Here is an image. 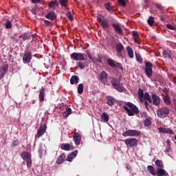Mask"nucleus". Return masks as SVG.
Listing matches in <instances>:
<instances>
[{"label":"nucleus","mask_w":176,"mask_h":176,"mask_svg":"<svg viewBox=\"0 0 176 176\" xmlns=\"http://www.w3.org/2000/svg\"><path fill=\"white\" fill-rule=\"evenodd\" d=\"M88 57H89V58H91V54H88Z\"/></svg>","instance_id":"obj_63"},{"label":"nucleus","mask_w":176,"mask_h":176,"mask_svg":"<svg viewBox=\"0 0 176 176\" xmlns=\"http://www.w3.org/2000/svg\"><path fill=\"white\" fill-rule=\"evenodd\" d=\"M111 85L113 87L116 86L117 85H119V83H120V79H118V78H113V80H111Z\"/></svg>","instance_id":"obj_38"},{"label":"nucleus","mask_w":176,"mask_h":176,"mask_svg":"<svg viewBox=\"0 0 176 176\" xmlns=\"http://www.w3.org/2000/svg\"><path fill=\"white\" fill-rule=\"evenodd\" d=\"M32 60V52L28 50H25L23 56V64H30Z\"/></svg>","instance_id":"obj_7"},{"label":"nucleus","mask_w":176,"mask_h":176,"mask_svg":"<svg viewBox=\"0 0 176 176\" xmlns=\"http://www.w3.org/2000/svg\"><path fill=\"white\" fill-rule=\"evenodd\" d=\"M101 120L107 123V122L109 121V115L107 114V112H103L100 116Z\"/></svg>","instance_id":"obj_28"},{"label":"nucleus","mask_w":176,"mask_h":176,"mask_svg":"<svg viewBox=\"0 0 176 176\" xmlns=\"http://www.w3.org/2000/svg\"><path fill=\"white\" fill-rule=\"evenodd\" d=\"M155 163L157 167L156 168H164V164L163 163V161L157 160Z\"/></svg>","instance_id":"obj_30"},{"label":"nucleus","mask_w":176,"mask_h":176,"mask_svg":"<svg viewBox=\"0 0 176 176\" xmlns=\"http://www.w3.org/2000/svg\"><path fill=\"white\" fill-rule=\"evenodd\" d=\"M164 102L166 105H170L171 104V101L170 100V98H168V96H164Z\"/></svg>","instance_id":"obj_42"},{"label":"nucleus","mask_w":176,"mask_h":176,"mask_svg":"<svg viewBox=\"0 0 176 176\" xmlns=\"http://www.w3.org/2000/svg\"><path fill=\"white\" fill-rule=\"evenodd\" d=\"M113 89L119 91V93H123V91H124V87H123V83L121 82L114 85Z\"/></svg>","instance_id":"obj_24"},{"label":"nucleus","mask_w":176,"mask_h":176,"mask_svg":"<svg viewBox=\"0 0 176 176\" xmlns=\"http://www.w3.org/2000/svg\"><path fill=\"white\" fill-rule=\"evenodd\" d=\"M126 52H128V55L130 58H133L134 57V52H133V48L130 47H126Z\"/></svg>","instance_id":"obj_33"},{"label":"nucleus","mask_w":176,"mask_h":176,"mask_svg":"<svg viewBox=\"0 0 176 176\" xmlns=\"http://www.w3.org/2000/svg\"><path fill=\"white\" fill-rule=\"evenodd\" d=\"M19 144V140H16L12 142V146H17Z\"/></svg>","instance_id":"obj_54"},{"label":"nucleus","mask_w":176,"mask_h":176,"mask_svg":"<svg viewBox=\"0 0 176 176\" xmlns=\"http://www.w3.org/2000/svg\"><path fill=\"white\" fill-rule=\"evenodd\" d=\"M158 130L160 133H164V134H172V135H174V131L172 129L164 128V127H160L158 128Z\"/></svg>","instance_id":"obj_17"},{"label":"nucleus","mask_w":176,"mask_h":176,"mask_svg":"<svg viewBox=\"0 0 176 176\" xmlns=\"http://www.w3.org/2000/svg\"><path fill=\"white\" fill-rule=\"evenodd\" d=\"M60 149L62 151H74L75 149V147L74 146H72L69 143H63L60 145Z\"/></svg>","instance_id":"obj_15"},{"label":"nucleus","mask_w":176,"mask_h":176,"mask_svg":"<svg viewBox=\"0 0 176 176\" xmlns=\"http://www.w3.org/2000/svg\"><path fill=\"white\" fill-rule=\"evenodd\" d=\"M155 5L160 11L163 10V6L160 3H155Z\"/></svg>","instance_id":"obj_53"},{"label":"nucleus","mask_w":176,"mask_h":176,"mask_svg":"<svg viewBox=\"0 0 176 176\" xmlns=\"http://www.w3.org/2000/svg\"><path fill=\"white\" fill-rule=\"evenodd\" d=\"M165 152H166V153H168V152H170V148L168 147V148L166 149Z\"/></svg>","instance_id":"obj_62"},{"label":"nucleus","mask_w":176,"mask_h":176,"mask_svg":"<svg viewBox=\"0 0 176 176\" xmlns=\"http://www.w3.org/2000/svg\"><path fill=\"white\" fill-rule=\"evenodd\" d=\"M8 69H9V65L8 64H4L0 67V80L5 76Z\"/></svg>","instance_id":"obj_12"},{"label":"nucleus","mask_w":176,"mask_h":176,"mask_svg":"<svg viewBox=\"0 0 176 176\" xmlns=\"http://www.w3.org/2000/svg\"><path fill=\"white\" fill-rule=\"evenodd\" d=\"M44 24L46 25V27H52L53 24L50 21L44 20Z\"/></svg>","instance_id":"obj_47"},{"label":"nucleus","mask_w":176,"mask_h":176,"mask_svg":"<svg viewBox=\"0 0 176 176\" xmlns=\"http://www.w3.org/2000/svg\"><path fill=\"white\" fill-rule=\"evenodd\" d=\"M116 49L118 52V54L120 56H122V52L124 50V47L123 46V44H122L121 43H118L116 45Z\"/></svg>","instance_id":"obj_21"},{"label":"nucleus","mask_w":176,"mask_h":176,"mask_svg":"<svg viewBox=\"0 0 176 176\" xmlns=\"http://www.w3.org/2000/svg\"><path fill=\"white\" fill-rule=\"evenodd\" d=\"M71 113H72V110L71 109V108L67 107L66 109V111H64V113H63V116L68 118V116H69V115H71Z\"/></svg>","instance_id":"obj_34"},{"label":"nucleus","mask_w":176,"mask_h":176,"mask_svg":"<svg viewBox=\"0 0 176 176\" xmlns=\"http://www.w3.org/2000/svg\"><path fill=\"white\" fill-rule=\"evenodd\" d=\"M86 64H87L86 61H83V62L79 61L78 63V65L80 69H85V68H86Z\"/></svg>","instance_id":"obj_36"},{"label":"nucleus","mask_w":176,"mask_h":176,"mask_svg":"<svg viewBox=\"0 0 176 176\" xmlns=\"http://www.w3.org/2000/svg\"><path fill=\"white\" fill-rule=\"evenodd\" d=\"M144 105L146 111H149V103H148V101L145 100L144 102Z\"/></svg>","instance_id":"obj_52"},{"label":"nucleus","mask_w":176,"mask_h":176,"mask_svg":"<svg viewBox=\"0 0 176 176\" xmlns=\"http://www.w3.org/2000/svg\"><path fill=\"white\" fill-rule=\"evenodd\" d=\"M166 27L167 28H168V30H175V28L173 26H172L170 24H167Z\"/></svg>","instance_id":"obj_55"},{"label":"nucleus","mask_w":176,"mask_h":176,"mask_svg":"<svg viewBox=\"0 0 176 176\" xmlns=\"http://www.w3.org/2000/svg\"><path fill=\"white\" fill-rule=\"evenodd\" d=\"M76 156H78V150L72 152L69 155H67L65 153L60 154L56 159V163L58 165L63 164L64 162H72L75 159Z\"/></svg>","instance_id":"obj_1"},{"label":"nucleus","mask_w":176,"mask_h":176,"mask_svg":"<svg viewBox=\"0 0 176 176\" xmlns=\"http://www.w3.org/2000/svg\"><path fill=\"white\" fill-rule=\"evenodd\" d=\"M19 38H23V41H27L31 38V36L27 33H25L24 34H21Z\"/></svg>","instance_id":"obj_40"},{"label":"nucleus","mask_w":176,"mask_h":176,"mask_svg":"<svg viewBox=\"0 0 176 176\" xmlns=\"http://www.w3.org/2000/svg\"><path fill=\"white\" fill-rule=\"evenodd\" d=\"M58 2L62 8H67L68 6V0H58Z\"/></svg>","instance_id":"obj_35"},{"label":"nucleus","mask_w":176,"mask_h":176,"mask_svg":"<svg viewBox=\"0 0 176 176\" xmlns=\"http://www.w3.org/2000/svg\"><path fill=\"white\" fill-rule=\"evenodd\" d=\"M126 168H127V170H131V166L130 165H129V164H126Z\"/></svg>","instance_id":"obj_60"},{"label":"nucleus","mask_w":176,"mask_h":176,"mask_svg":"<svg viewBox=\"0 0 176 176\" xmlns=\"http://www.w3.org/2000/svg\"><path fill=\"white\" fill-rule=\"evenodd\" d=\"M147 170L151 175L156 176V168L152 165H148L147 166Z\"/></svg>","instance_id":"obj_26"},{"label":"nucleus","mask_w":176,"mask_h":176,"mask_svg":"<svg viewBox=\"0 0 176 176\" xmlns=\"http://www.w3.org/2000/svg\"><path fill=\"white\" fill-rule=\"evenodd\" d=\"M47 129V125L46 124H43L42 125L40 126L37 133L35 135L34 138V142H36V140L41 138L42 135L46 133V130Z\"/></svg>","instance_id":"obj_6"},{"label":"nucleus","mask_w":176,"mask_h":176,"mask_svg":"<svg viewBox=\"0 0 176 176\" xmlns=\"http://www.w3.org/2000/svg\"><path fill=\"white\" fill-rule=\"evenodd\" d=\"M78 94H82V93H83V84H79L78 85Z\"/></svg>","instance_id":"obj_43"},{"label":"nucleus","mask_w":176,"mask_h":176,"mask_svg":"<svg viewBox=\"0 0 176 176\" xmlns=\"http://www.w3.org/2000/svg\"><path fill=\"white\" fill-rule=\"evenodd\" d=\"M141 132L137 130L129 129L122 133L123 137H140Z\"/></svg>","instance_id":"obj_8"},{"label":"nucleus","mask_w":176,"mask_h":176,"mask_svg":"<svg viewBox=\"0 0 176 176\" xmlns=\"http://www.w3.org/2000/svg\"><path fill=\"white\" fill-rule=\"evenodd\" d=\"M100 59L98 60V62L99 63H102V60H101V58H99Z\"/></svg>","instance_id":"obj_64"},{"label":"nucleus","mask_w":176,"mask_h":176,"mask_svg":"<svg viewBox=\"0 0 176 176\" xmlns=\"http://www.w3.org/2000/svg\"><path fill=\"white\" fill-rule=\"evenodd\" d=\"M156 175L168 176V173L164 170V168H156Z\"/></svg>","instance_id":"obj_16"},{"label":"nucleus","mask_w":176,"mask_h":176,"mask_svg":"<svg viewBox=\"0 0 176 176\" xmlns=\"http://www.w3.org/2000/svg\"><path fill=\"white\" fill-rule=\"evenodd\" d=\"M13 27V25L12 24V21H6V28L7 30H10Z\"/></svg>","instance_id":"obj_41"},{"label":"nucleus","mask_w":176,"mask_h":176,"mask_svg":"<svg viewBox=\"0 0 176 176\" xmlns=\"http://www.w3.org/2000/svg\"><path fill=\"white\" fill-rule=\"evenodd\" d=\"M127 107L124 106V111H126L128 116H134L135 113H140V109H138V107H137V106H135V104L128 102L126 103ZM130 108V109H129Z\"/></svg>","instance_id":"obj_2"},{"label":"nucleus","mask_w":176,"mask_h":176,"mask_svg":"<svg viewBox=\"0 0 176 176\" xmlns=\"http://www.w3.org/2000/svg\"><path fill=\"white\" fill-rule=\"evenodd\" d=\"M125 144L129 148H134L138 144V140L134 138H129L125 140Z\"/></svg>","instance_id":"obj_11"},{"label":"nucleus","mask_w":176,"mask_h":176,"mask_svg":"<svg viewBox=\"0 0 176 176\" xmlns=\"http://www.w3.org/2000/svg\"><path fill=\"white\" fill-rule=\"evenodd\" d=\"M70 57L75 61H83V60H85V54L73 52L70 54Z\"/></svg>","instance_id":"obj_9"},{"label":"nucleus","mask_w":176,"mask_h":176,"mask_svg":"<svg viewBox=\"0 0 176 176\" xmlns=\"http://www.w3.org/2000/svg\"><path fill=\"white\" fill-rule=\"evenodd\" d=\"M45 18L53 21V20H56V19H57V15L54 11H51L45 15Z\"/></svg>","instance_id":"obj_18"},{"label":"nucleus","mask_w":176,"mask_h":176,"mask_svg":"<svg viewBox=\"0 0 176 176\" xmlns=\"http://www.w3.org/2000/svg\"><path fill=\"white\" fill-rule=\"evenodd\" d=\"M73 140L76 145H80V141H82V135L79 133L76 132L74 134Z\"/></svg>","instance_id":"obj_14"},{"label":"nucleus","mask_w":176,"mask_h":176,"mask_svg":"<svg viewBox=\"0 0 176 176\" xmlns=\"http://www.w3.org/2000/svg\"><path fill=\"white\" fill-rule=\"evenodd\" d=\"M170 115V109L167 107H160L157 110V116L160 119H164Z\"/></svg>","instance_id":"obj_3"},{"label":"nucleus","mask_w":176,"mask_h":176,"mask_svg":"<svg viewBox=\"0 0 176 176\" xmlns=\"http://www.w3.org/2000/svg\"><path fill=\"white\" fill-rule=\"evenodd\" d=\"M132 36H133L135 43L140 44V35L138 34V32L133 31Z\"/></svg>","instance_id":"obj_27"},{"label":"nucleus","mask_w":176,"mask_h":176,"mask_svg":"<svg viewBox=\"0 0 176 176\" xmlns=\"http://www.w3.org/2000/svg\"><path fill=\"white\" fill-rule=\"evenodd\" d=\"M38 152L39 153L40 157H42V155H43V150L42 149L41 146L38 148Z\"/></svg>","instance_id":"obj_51"},{"label":"nucleus","mask_w":176,"mask_h":176,"mask_svg":"<svg viewBox=\"0 0 176 176\" xmlns=\"http://www.w3.org/2000/svg\"><path fill=\"white\" fill-rule=\"evenodd\" d=\"M100 24L103 28H109V24H108L107 19H104Z\"/></svg>","instance_id":"obj_37"},{"label":"nucleus","mask_w":176,"mask_h":176,"mask_svg":"<svg viewBox=\"0 0 176 176\" xmlns=\"http://www.w3.org/2000/svg\"><path fill=\"white\" fill-rule=\"evenodd\" d=\"M97 20H98V23H100V24L102 23V21H104V20H102L101 19V17H100V16L97 17Z\"/></svg>","instance_id":"obj_58"},{"label":"nucleus","mask_w":176,"mask_h":176,"mask_svg":"<svg viewBox=\"0 0 176 176\" xmlns=\"http://www.w3.org/2000/svg\"><path fill=\"white\" fill-rule=\"evenodd\" d=\"M107 64H109V67L111 68H118V67H119V63L111 58L107 59Z\"/></svg>","instance_id":"obj_23"},{"label":"nucleus","mask_w":176,"mask_h":176,"mask_svg":"<svg viewBox=\"0 0 176 176\" xmlns=\"http://www.w3.org/2000/svg\"><path fill=\"white\" fill-rule=\"evenodd\" d=\"M138 97L144 98V91L142 89H139L138 92Z\"/></svg>","instance_id":"obj_48"},{"label":"nucleus","mask_w":176,"mask_h":176,"mask_svg":"<svg viewBox=\"0 0 176 176\" xmlns=\"http://www.w3.org/2000/svg\"><path fill=\"white\" fill-rule=\"evenodd\" d=\"M144 124L146 127H149L152 124V118H146L144 120Z\"/></svg>","instance_id":"obj_32"},{"label":"nucleus","mask_w":176,"mask_h":176,"mask_svg":"<svg viewBox=\"0 0 176 176\" xmlns=\"http://www.w3.org/2000/svg\"><path fill=\"white\" fill-rule=\"evenodd\" d=\"M139 100H140V102H144V98L139 97Z\"/></svg>","instance_id":"obj_61"},{"label":"nucleus","mask_w":176,"mask_h":176,"mask_svg":"<svg viewBox=\"0 0 176 176\" xmlns=\"http://www.w3.org/2000/svg\"><path fill=\"white\" fill-rule=\"evenodd\" d=\"M147 23L152 27L153 24H155V18H153V16H149Z\"/></svg>","instance_id":"obj_39"},{"label":"nucleus","mask_w":176,"mask_h":176,"mask_svg":"<svg viewBox=\"0 0 176 176\" xmlns=\"http://www.w3.org/2000/svg\"><path fill=\"white\" fill-rule=\"evenodd\" d=\"M46 91L45 90V88L43 87H42L40 90H39V95H38V98H39V101H45V94Z\"/></svg>","instance_id":"obj_20"},{"label":"nucleus","mask_w":176,"mask_h":176,"mask_svg":"<svg viewBox=\"0 0 176 176\" xmlns=\"http://www.w3.org/2000/svg\"><path fill=\"white\" fill-rule=\"evenodd\" d=\"M112 25L116 34H118V35H123V30H122V28H120V25H119V24L113 23Z\"/></svg>","instance_id":"obj_19"},{"label":"nucleus","mask_w":176,"mask_h":176,"mask_svg":"<svg viewBox=\"0 0 176 176\" xmlns=\"http://www.w3.org/2000/svg\"><path fill=\"white\" fill-rule=\"evenodd\" d=\"M160 19L161 21H166V18L163 16H160Z\"/></svg>","instance_id":"obj_59"},{"label":"nucleus","mask_w":176,"mask_h":176,"mask_svg":"<svg viewBox=\"0 0 176 176\" xmlns=\"http://www.w3.org/2000/svg\"><path fill=\"white\" fill-rule=\"evenodd\" d=\"M163 57H164L165 58H170L171 55H170V52H168L167 51H164L163 52Z\"/></svg>","instance_id":"obj_44"},{"label":"nucleus","mask_w":176,"mask_h":176,"mask_svg":"<svg viewBox=\"0 0 176 176\" xmlns=\"http://www.w3.org/2000/svg\"><path fill=\"white\" fill-rule=\"evenodd\" d=\"M151 100H152V102L153 104V105H155V107H159V105H160V97L157 96V95L153 94L151 95Z\"/></svg>","instance_id":"obj_13"},{"label":"nucleus","mask_w":176,"mask_h":176,"mask_svg":"<svg viewBox=\"0 0 176 176\" xmlns=\"http://www.w3.org/2000/svg\"><path fill=\"white\" fill-rule=\"evenodd\" d=\"M144 100H146L148 102L152 103V98H151V96L149 95V93L145 92L143 96Z\"/></svg>","instance_id":"obj_31"},{"label":"nucleus","mask_w":176,"mask_h":176,"mask_svg":"<svg viewBox=\"0 0 176 176\" xmlns=\"http://www.w3.org/2000/svg\"><path fill=\"white\" fill-rule=\"evenodd\" d=\"M98 80L102 85H107L108 82V74L105 71H102L98 75Z\"/></svg>","instance_id":"obj_10"},{"label":"nucleus","mask_w":176,"mask_h":176,"mask_svg":"<svg viewBox=\"0 0 176 176\" xmlns=\"http://www.w3.org/2000/svg\"><path fill=\"white\" fill-rule=\"evenodd\" d=\"M66 16L67 17H68V19H70V21H74V16L72 15V14L71 13V12H67L66 13Z\"/></svg>","instance_id":"obj_45"},{"label":"nucleus","mask_w":176,"mask_h":176,"mask_svg":"<svg viewBox=\"0 0 176 176\" xmlns=\"http://www.w3.org/2000/svg\"><path fill=\"white\" fill-rule=\"evenodd\" d=\"M106 9L109 12L111 10H112V6H111V4H109V3H107L105 5H104Z\"/></svg>","instance_id":"obj_50"},{"label":"nucleus","mask_w":176,"mask_h":176,"mask_svg":"<svg viewBox=\"0 0 176 176\" xmlns=\"http://www.w3.org/2000/svg\"><path fill=\"white\" fill-rule=\"evenodd\" d=\"M166 144L168 145V148H169V149L171 148V142H170L169 140H166Z\"/></svg>","instance_id":"obj_56"},{"label":"nucleus","mask_w":176,"mask_h":176,"mask_svg":"<svg viewBox=\"0 0 176 176\" xmlns=\"http://www.w3.org/2000/svg\"><path fill=\"white\" fill-rule=\"evenodd\" d=\"M136 60L138 61V63H140V64H142V58L141 56L136 54Z\"/></svg>","instance_id":"obj_49"},{"label":"nucleus","mask_w":176,"mask_h":176,"mask_svg":"<svg viewBox=\"0 0 176 176\" xmlns=\"http://www.w3.org/2000/svg\"><path fill=\"white\" fill-rule=\"evenodd\" d=\"M23 160H25L27 163L28 168H31L32 166V160H31V155L27 151H23L21 155Z\"/></svg>","instance_id":"obj_5"},{"label":"nucleus","mask_w":176,"mask_h":176,"mask_svg":"<svg viewBox=\"0 0 176 176\" xmlns=\"http://www.w3.org/2000/svg\"><path fill=\"white\" fill-rule=\"evenodd\" d=\"M120 6H126V0H117Z\"/></svg>","instance_id":"obj_46"},{"label":"nucleus","mask_w":176,"mask_h":176,"mask_svg":"<svg viewBox=\"0 0 176 176\" xmlns=\"http://www.w3.org/2000/svg\"><path fill=\"white\" fill-rule=\"evenodd\" d=\"M144 65H145V74L147 76V78H151L153 74V65L152 64V63L149 62V61H145L144 62Z\"/></svg>","instance_id":"obj_4"},{"label":"nucleus","mask_w":176,"mask_h":176,"mask_svg":"<svg viewBox=\"0 0 176 176\" xmlns=\"http://www.w3.org/2000/svg\"><path fill=\"white\" fill-rule=\"evenodd\" d=\"M79 82V77L78 76H72L70 79L71 85H78Z\"/></svg>","instance_id":"obj_29"},{"label":"nucleus","mask_w":176,"mask_h":176,"mask_svg":"<svg viewBox=\"0 0 176 176\" xmlns=\"http://www.w3.org/2000/svg\"><path fill=\"white\" fill-rule=\"evenodd\" d=\"M115 102H116V99H115L112 96L107 97V105H109V107H112L113 105H115Z\"/></svg>","instance_id":"obj_22"},{"label":"nucleus","mask_w":176,"mask_h":176,"mask_svg":"<svg viewBox=\"0 0 176 176\" xmlns=\"http://www.w3.org/2000/svg\"><path fill=\"white\" fill-rule=\"evenodd\" d=\"M58 5H60V3H58V1L55 0V1H51L49 2L48 3V6L49 8H50L51 9H56V8L57 6H58Z\"/></svg>","instance_id":"obj_25"},{"label":"nucleus","mask_w":176,"mask_h":176,"mask_svg":"<svg viewBox=\"0 0 176 176\" xmlns=\"http://www.w3.org/2000/svg\"><path fill=\"white\" fill-rule=\"evenodd\" d=\"M32 3H41V0H32Z\"/></svg>","instance_id":"obj_57"}]
</instances>
